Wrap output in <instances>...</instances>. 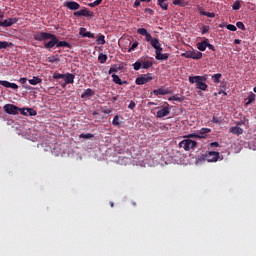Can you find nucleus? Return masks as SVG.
I'll return each instance as SVG.
<instances>
[{
	"label": "nucleus",
	"mask_w": 256,
	"mask_h": 256,
	"mask_svg": "<svg viewBox=\"0 0 256 256\" xmlns=\"http://www.w3.org/2000/svg\"><path fill=\"white\" fill-rule=\"evenodd\" d=\"M35 41H48L44 42L45 49L51 50L53 47H67L68 49H71V44L67 41H59V38L55 34H51L49 32H36L34 35ZM50 40V41H49Z\"/></svg>",
	"instance_id": "obj_1"
},
{
	"label": "nucleus",
	"mask_w": 256,
	"mask_h": 256,
	"mask_svg": "<svg viewBox=\"0 0 256 256\" xmlns=\"http://www.w3.org/2000/svg\"><path fill=\"white\" fill-rule=\"evenodd\" d=\"M189 83L195 84L196 89L207 91V76H189Z\"/></svg>",
	"instance_id": "obj_2"
},
{
	"label": "nucleus",
	"mask_w": 256,
	"mask_h": 256,
	"mask_svg": "<svg viewBox=\"0 0 256 256\" xmlns=\"http://www.w3.org/2000/svg\"><path fill=\"white\" fill-rule=\"evenodd\" d=\"M132 67H133L134 71H139L140 69H151V67H153V61L138 59L132 65Z\"/></svg>",
	"instance_id": "obj_3"
},
{
	"label": "nucleus",
	"mask_w": 256,
	"mask_h": 256,
	"mask_svg": "<svg viewBox=\"0 0 256 256\" xmlns=\"http://www.w3.org/2000/svg\"><path fill=\"white\" fill-rule=\"evenodd\" d=\"M180 149L184 151H191V149H197V141L191 139H184L179 143Z\"/></svg>",
	"instance_id": "obj_4"
},
{
	"label": "nucleus",
	"mask_w": 256,
	"mask_h": 256,
	"mask_svg": "<svg viewBox=\"0 0 256 256\" xmlns=\"http://www.w3.org/2000/svg\"><path fill=\"white\" fill-rule=\"evenodd\" d=\"M182 57H185V59L199 60V59H203V53H201L200 51H197V50L186 51V52L182 53Z\"/></svg>",
	"instance_id": "obj_5"
},
{
	"label": "nucleus",
	"mask_w": 256,
	"mask_h": 256,
	"mask_svg": "<svg viewBox=\"0 0 256 256\" xmlns=\"http://www.w3.org/2000/svg\"><path fill=\"white\" fill-rule=\"evenodd\" d=\"M153 81V74H143L136 78L135 83L136 85H147V83Z\"/></svg>",
	"instance_id": "obj_6"
},
{
	"label": "nucleus",
	"mask_w": 256,
	"mask_h": 256,
	"mask_svg": "<svg viewBox=\"0 0 256 256\" xmlns=\"http://www.w3.org/2000/svg\"><path fill=\"white\" fill-rule=\"evenodd\" d=\"M204 157L208 163H217V161H219L220 154L219 152L209 151L205 153Z\"/></svg>",
	"instance_id": "obj_7"
},
{
	"label": "nucleus",
	"mask_w": 256,
	"mask_h": 256,
	"mask_svg": "<svg viewBox=\"0 0 256 256\" xmlns=\"http://www.w3.org/2000/svg\"><path fill=\"white\" fill-rule=\"evenodd\" d=\"M3 109L8 115H19V107L13 104L4 105Z\"/></svg>",
	"instance_id": "obj_8"
},
{
	"label": "nucleus",
	"mask_w": 256,
	"mask_h": 256,
	"mask_svg": "<svg viewBox=\"0 0 256 256\" xmlns=\"http://www.w3.org/2000/svg\"><path fill=\"white\" fill-rule=\"evenodd\" d=\"M169 113H171V108H169V105H167L156 112V117L158 119H163V117H167Z\"/></svg>",
	"instance_id": "obj_9"
},
{
	"label": "nucleus",
	"mask_w": 256,
	"mask_h": 256,
	"mask_svg": "<svg viewBox=\"0 0 256 256\" xmlns=\"http://www.w3.org/2000/svg\"><path fill=\"white\" fill-rule=\"evenodd\" d=\"M74 17H93V12L89 11V9L84 8L80 11H76L73 13Z\"/></svg>",
	"instance_id": "obj_10"
},
{
	"label": "nucleus",
	"mask_w": 256,
	"mask_h": 256,
	"mask_svg": "<svg viewBox=\"0 0 256 256\" xmlns=\"http://www.w3.org/2000/svg\"><path fill=\"white\" fill-rule=\"evenodd\" d=\"M19 21V18H7L4 21L0 20V27H11L12 25H15Z\"/></svg>",
	"instance_id": "obj_11"
},
{
	"label": "nucleus",
	"mask_w": 256,
	"mask_h": 256,
	"mask_svg": "<svg viewBox=\"0 0 256 256\" xmlns=\"http://www.w3.org/2000/svg\"><path fill=\"white\" fill-rule=\"evenodd\" d=\"M64 7H67L70 11H77L78 9H81V5L75 1L64 2Z\"/></svg>",
	"instance_id": "obj_12"
},
{
	"label": "nucleus",
	"mask_w": 256,
	"mask_h": 256,
	"mask_svg": "<svg viewBox=\"0 0 256 256\" xmlns=\"http://www.w3.org/2000/svg\"><path fill=\"white\" fill-rule=\"evenodd\" d=\"M0 85H2V87H6L7 89H19V85L16 83H11L7 80H0Z\"/></svg>",
	"instance_id": "obj_13"
},
{
	"label": "nucleus",
	"mask_w": 256,
	"mask_h": 256,
	"mask_svg": "<svg viewBox=\"0 0 256 256\" xmlns=\"http://www.w3.org/2000/svg\"><path fill=\"white\" fill-rule=\"evenodd\" d=\"M151 47L155 49V51H163V47H161V42H159V38H154L150 42Z\"/></svg>",
	"instance_id": "obj_14"
},
{
	"label": "nucleus",
	"mask_w": 256,
	"mask_h": 256,
	"mask_svg": "<svg viewBox=\"0 0 256 256\" xmlns=\"http://www.w3.org/2000/svg\"><path fill=\"white\" fill-rule=\"evenodd\" d=\"M79 35L81 37H88V39H95V34L88 32L87 28H80Z\"/></svg>",
	"instance_id": "obj_15"
},
{
	"label": "nucleus",
	"mask_w": 256,
	"mask_h": 256,
	"mask_svg": "<svg viewBox=\"0 0 256 256\" xmlns=\"http://www.w3.org/2000/svg\"><path fill=\"white\" fill-rule=\"evenodd\" d=\"M64 81L68 83V85H73V83H75V74H71V73L64 74Z\"/></svg>",
	"instance_id": "obj_16"
},
{
	"label": "nucleus",
	"mask_w": 256,
	"mask_h": 256,
	"mask_svg": "<svg viewBox=\"0 0 256 256\" xmlns=\"http://www.w3.org/2000/svg\"><path fill=\"white\" fill-rule=\"evenodd\" d=\"M162 51H155L157 61H167L169 59V54L161 53Z\"/></svg>",
	"instance_id": "obj_17"
},
{
	"label": "nucleus",
	"mask_w": 256,
	"mask_h": 256,
	"mask_svg": "<svg viewBox=\"0 0 256 256\" xmlns=\"http://www.w3.org/2000/svg\"><path fill=\"white\" fill-rule=\"evenodd\" d=\"M208 38H204L203 41L198 42L196 47L198 51H205L207 49Z\"/></svg>",
	"instance_id": "obj_18"
},
{
	"label": "nucleus",
	"mask_w": 256,
	"mask_h": 256,
	"mask_svg": "<svg viewBox=\"0 0 256 256\" xmlns=\"http://www.w3.org/2000/svg\"><path fill=\"white\" fill-rule=\"evenodd\" d=\"M211 133V129L210 128H201L198 131V137L199 139H205L207 137V134Z\"/></svg>",
	"instance_id": "obj_19"
},
{
	"label": "nucleus",
	"mask_w": 256,
	"mask_h": 256,
	"mask_svg": "<svg viewBox=\"0 0 256 256\" xmlns=\"http://www.w3.org/2000/svg\"><path fill=\"white\" fill-rule=\"evenodd\" d=\"M93 95H95V90L88 88L82 93L81 98L89 99V97H93Z\"/></svg>",
	"instance_id": "obj_20"
},
{
	"label": "nucleus",
	"mask_w": 256,
	"mask_h": 256,
	"mask_svg": "<svg viewBox=\"0 0 256 256\" xmlns=\"http://www.w3.org/2000/svg\"><path fill=\"white\" fill-rule=\"evenodd\" d=\"M229 133H233V135H243V128L239 126L231 127Z\"/></svg>",
	"instance_id": "obj_21"
},
{
	"label": "nucleus",
	"mask_w": 256,
	"mask_h": 256,
	"mask_svg": "<svg viewBox=\"0 0 256 256\" xmlns=\"http://www.w3.org/2000/svg\"><path fill=\"white\" fill-rule=\"evenodd\" d=\"M169 93V90L165 88H159L156 90H153V95H167Z\"/></svg>",
	"instance_id": "obj_22"
},
{
	"label": "nucleus",
	"mask_w": 256,
	"mask_h": 256,
	"mask_svg": "<svg viewBox=\"0 0 256 256\" xmlns=\"http://www.w3.org/2000/svg\"><path fill=\"white\" fill-rule=\"evenodd\" d=\"M199 14L204 15L205 17H209L210 19L215 18V13L213 12H205L202 8H199Z\"/></svg>",
	"instance_id": "obj_23"
},
{
	"label": "nucleus",
	"mask_w": 256,
	"mask_h": 256,
	"mask_svg": "<svg viewBox=\"0 0 256 256\" xmlns=\"http://www.w3.org/2000/svg\"><path fill=\"white\" fill-rule=\"evenodd\" d=\"M28 82L30 83V85H39V83L43 82V79L34 76L32 79L28 80Z\"/></svg>",
	"instance_id": "obj_24"
},
{
	"label": "nucleus",
	"mask_w": 256,
	"mask_h": 256,
	"mask_svg": "<svg viewBox=\"0 0 256 256\" xmlns=\"http://www.w3.org/2000/svg\"><path fill=\"white\" fill-rule=\"evenodd\" d=\"M112 79L116 85H124V83H127V81L123 82V80H121V78H119V76L116 74H112Z\"/></svg>",
	"instance_id": "obj_25"
},
{
	"label": "nucleus",
	"mask_w": 256,
	"mask_h": 256,
	"mask_svg": "<svg viewBox=\"0 0 256 256\" xmlns=\"http://www.w3.org/2000/svg\"><path fill=\"white\" fill-rule=\"evenodd\" d=\"M167 0H158V5L163 9L164 11H167L169 9V4L166 3Z\"/></svg>",
	"instance_id": "obj_26"
},
{
	"label": "nucleus",
	"mask_w": 256,
	"mask_h": 256,
	"mask_svg": "<svg viewBox=\"0 0 256 256\" xmlns=\"http://www.w3.org/2000/svg\"><path fill=\"white\" fill-rule=\"evenodd\" d=\"M98 61L99 63H101L102 65L107 63V55L106 54H103V53H100L99 56H98Z\"/></svg>",
	"instance_id": "obj_27"
},
{
	"label": "nucleus",
	"mask_w": 256,
	"mask_h": 256,
	"mask_svg": "<svg viewBox=\"0 0 256 256\" xmlns=\"http://www.w3.org/2000/svg\"><path fill=\"white\" fill-rule=\"evenodd\" d=\"M173 5H177L178 7H185L187 2L185 0H173Z\"/></svg>",
	"instance_id": "obj_28"
},
{
	"label": "nucleus",
	"mask_w": 256,
	"mask_h": 256,
	"mask_svg": "<svg viewBox=\"0 0 256 256\" xmlns=\"http://www.w3.org/2000/svg\"><path fill=\"white\" fill-rule=\"evenodd\" d=\"M221 77H223L221 73L214 74L212 76L213 83H220Z\"/></svg>",
	"instance_id": "obj_29"
},
{
	"label": "nucleus",
	"mask_w": 256,
	"mask_h": 256,
	"mask_svg": "<svg viewBox=\"0 0 256 256\" xmlns=\"http://www.w3.org/2000/svg\"><path fill=\"white\" fill-rule=\"evenodd\" d=\"M96 43L98 45H105V35L101 34L98 36Z\"/></svg>",
	"instance_id": "obj_30"
},
{
	"label": "nucleus",
	"mask_w": 256,
	"mask_h": 256,
	"mask_svg": "<svg viewBox=\"0 0 256 256\" xmlns=\"http://www.w3.org/2000/svg\"><path fill=\"white\" fill-rule=\"evenodd\" d=\"M232 9L234 11H239V9H241V2L239 0H236L232 5Z\"/></svg>",
	"instance_id": "obj_31"
},
{
	"label": "nucleus",
	"mask_w": 256,
	"mask_h": 256,
	"mask_svg": "<svg viewBox=\"0 0 256 256\" xmlns=\"http://www.w3.org/2000/svg\"><path fill=\"white\" fill-rule=\"evenodd\" d=\"M26 113L27 116L29 115L30 117H35V115H37V111H35L33 108H27Z\"/></svg>",
	"instance_id": "obj_32"
},
{
	"label": "nucleus",
	"mask_w": 256,
	"mask_h": 256,
	"mask_svg": "<svg viewBox=\"0 0 256 256\" xmlns=\"http://www.w3.org/2000/svg\"><path fill=\"white\" fill-rule=\"evenodd\" d=\"M94 135L91 133H87V134H80L79 135V139H93Z\"/></svg>",
	"instance_id": "obj_33"
},
{
	"label": "nucleus",
	"mask_w": 256,
	"mask_h": 256,
	"mask_svg": "<svg viewBox=\"0 0 256 256\" xmlns=\"http://www.w3.org/2000/svg\"><path fill=\"white\" fill-rule=\"evenodd\" d=\"M137 33L138 35H142L143 37H145L149 32L145 28H138Z\"/></svg>",
	"instance_id": "obj_34"
},
{
	"label": "nucleus",
	"mask_w": 256,
	"mask_h": 256,
	"mask_svg": "<svg viewBox=\"0 0 256 256\" xmlns=\"http://www.w3.org/2000/svg\"><path fill=\"white\" fill-rule=\"evenodd\" d=\"M246 105H251V103H253V101H255V94H251L247 97L246 99Z\"/></svg>",
	"instance_id": "obj_35"
},
{
	"label": "nucleus",
	"mask_w": 256,
	"mask_h": 256,
	"mask_svg": "<svg viewBox=\"0 0 256 256\" xmlns=\"http://www.w3.org/2000/svg\"><path fill=\"white\" fill-rule=\"evenodd\" d=\"M112 125H114V127H119L121 125V123L119 122V115H116L113 118Z\"/></svg>",
	"instance_id": "obj_36"
},
{
	"label": "nucleus",
	"mask_w": 256,
	"mask_h": 256,
	"mask_svg": "<svg viewBox=\"0 0 256 256\" xmlns=\"http://www.w3.org/2000/svg\"><path fill=\"white\" fill-rule=\"evenodd\" d=\"M64 78H65V74H60L59 72H55L53 74V79L58 80V79H64Z\"/></svg>",
	"instance_id": "obj_37"
},
{
	"label": "nucleus",
	"mask_w": 256,
	"mask_h": 256,
	"mask_svg": "<svg viewBox=\"0 0 256 256\" xmlns=\"http://www.w3.org/2000/svg\"><path fill=\"white\" fill-rule=\"evenodd\" d=\"M139 47V42L135 41L133 42L132 46L128 49V53H131V51H135Z\"/></svg>",
	"instance_id": "obj_38"
},
{
	"label": "nucleus",
	"mask_w": 256,
	"mask_h": 256,
	"mask_svg": "<svg viewBox=\"0 0 256 256\" xmlns=\"http://www.w3.org/2000/svg\"><path fill=\"white\" fill-rule=\"evenodd\" d=\"M9 45H11V43H9L7 41H0V49H7V47H9Z\"/></svg>",
	"instance_id": "obj_39"
},
{
	"label": "nucleus",
	"mask_w": 256,
	"mask_h": 256,
	"mask_svg": "<svg viewBox=\"0 0 256 256\" xmlns=\"http://www.w3.org/2000/svg\"><path fill=\"white\" fill-rule=\"evenodd\" d=\"M47 61L49 63H56V61H59V58L55 57V56H50L47 58Z\"/></svg>",
	"instance_id": "obj_40"
},
{
	"label": "nucleus",
	"mask_w": 256,
	"mask_h": 256,
	"mask_svg": "<svg viewBox=\"0 0 256 256\" xmlns=\"http://www.w3.org/2000/svg\"><path fill=\"white\" fill-rule=\"evenodd\" d=\"M226 29H228L229 31H237V26H235L233 24H228L226 26Z\"/></svg>",
	"instance_id": "obj_41"
},
{
	"label": "nucleus",
	"mask_w": 256,
	"mask_h": 256,
	"mask_svg": "<svg viewBox=\"0 0 256 256\" xmlns=\"http://www.w3.org/2000/svg\"><path fill=\"white\" fill-rule=\"evenodd\" d=\"M236 27H238V29H241V31H245V24H243V22H237Z\"/></svg>",
	"instance_id": "obj_42"
},
{
	"label": "nucleus",
	"mask_w": 256,
	"mask_h": 256,
	"mask_svg": "<svg viewBox=\"0 0 256 256\" xmlns=\"http://www.w3.org/2000/svg\"><path fill=\"white\" fill-rule=\"evenodd\" d=\"M144 37H146L145 38V41L147 42V43H150L154 38H153V36H151V33H149L148 32V34L146 35V36H144Z\"/></svg>",
	"instance_id": "obj_43"
},
{
	"label": "nucleus",
	"mask_w": 256,
	"mask_h": 256,
	"mask_svg": "<svg viewBox=\"0 0 256 256\" xmlns=\"http://www.w3.org/2000/svg\"><path fill=\"white\" fill-rule=\"evenodd\" d=\"M187 139H199V134H189L188 136H186Z\"/></svg>",
	"instance_id": "obj_44"
},
{
	"label": "nucleus",
	"mask_w": 256,
	"mask_h": 256,
	"mask_svg": "<svg viewBox=\"0 0 256 256\" xmlns=\"http://www.w3.org/2000/svg\"><path fill=\"white\" fill-rule=\"evenodd\" d=\"M119 68H117V65H115V66H112L110 69H109V75H111V73H117V70H118Z\"/></svg>",
	"instance_id": "obj_45"
},
{
	"label": "nucleus",
	"mask_w": 256,
	"mask_h": 256,
	"mask_svg": "<svg viewBox=\"0 0 256 256\" xmlns=\"http://www.w3.org/2000/svg\"><path fill=\"white\" fill-rule=\"evenodd\" d=\"M202 35H205V33H209V26H203L201 29Z\"/></svg>",
	"instance_id": "obj_46"
},
{
	"label": "nucleus",
	"mask_w": 256,
	"mask_h": 256,
	"mask_svg": "<svg viewBox=\"0 0 256 256\" xmlns=\"http://www.w3.org/2000/svg\"><path fill=\"white\" fill-rule=\"evenodd\" d=\"M18 112H20L21 115H25L27 117V108H19Z\"/></svg>",
	"instance_id": "obj_47"
},
{
	"label": "nucleus",
	"mask_w": 256,
	"mask_h": 256,
	"mask_svg": "<svg viewBox=\"0 0 256 256\" xmlns=\"http://www.w3.org/2000/svg\"><path fill=\"white\" fill-rule=\"evenodd\" d=\"M207 47L208 49H210V51H215V46H213V44L209 42V39H208Z\"/></svg>",
	"instance_id": "obj_48"
},
{
	"label": "nucleus",
	"mask_w": 256,
	"mask_h": 256,
	"mask_svg": "<svg viewBox=\"0 0 256 256\" xmlns=\"http://www.w3.org/2000/svg\"><path fill=\"white\" fill-rule=\"evenodd\" d=\"M135 106H136L135 102L134 101H130V104L128 105V109L133 110V109H135Z\"/></svg>",
	"instance_id": "obj_49"
},
{
	"label": "nucleus",
	"mask_w": 256,
	"mask_h": 256,
	"mask_svg": "<svg viewBox=\"0 0 256 256\" xmlns=\"http://www.w3.org/2000/svg\"><path fill=\"white\" fill-rule=\"evenodd\" d=\"M212 123H221V120H219V118H217V117H215V116H213V118H212Z\"/></svg>",
	"instance_id": "obj_50"
},
{
	"label": "nucleus",
	"mask_w": 256,
	"mask_h": 256,
	"mask_svg": "<svg viewBox=\"0 0 256 256\" xmlns=\"http://www.w3.org/2000/svg\"><path fill=\"white\" fill-rule=\"evenodd\" d=\"M19 83H21L22 85H25V83H27V78H20Z\"/></svg>",
	"instance_id": "obj_51"
},
{
	"label": "nucleus",
	"mask_w": 256,
	"mask_h": 256,
	"mask_svg": "<svg viewBox=\"0 0 256 256\" xmlns=\"http://www.w3.org/2000/svg\"><path fill=\"white\" fill-rule=\"evenodd\" d=\"M145 13H149V15H153V9L151 8H146Z\"/></svg>",
	"instance_id": "obj_52"
},
{
	"label": "nucleus",
	"mask_w": 256,
	"mask_h": 256,
	"mask_svg": "<svg viewBox=\"0 0 256 256\" xmlns=\"http://www.w3.org/2000/svg\"><path fill=\"white\" fill-rule=\"evenodd\" d=\"M140 5H141V0H136V1L134 2V7H135V8L139 7Z\"/></svg>",
	"instance_id": "obj_53"
},
{
	"label": "nucleus",
	"mask_w": 256,
	"mask_h": 256,
	"mask_svg": "<svg viewBox=\"0 0 256 256\" xmlns=\"http://www.w3.org/2000/svg\"><path fill=\"white\" fill-rule=\"evenodd\" d=\"M97 6H99V5L97 4L96 1L88 4V7H97Z\"/></svg>",
	"instance_id": "obj_54"
},
{
	"label": "nucleus",
	"mask_w": 256,
	"mask_h": 256,
	"mask_svg": "<svg viewBox=\"0 0 256 256\" xmlns=\"http://www.w3.org/2000/svg\"><path fill=\"white\" fill-rule=\"evenodd\" d=\"M210 147H219V142L210 143Z\"/></svg>",
	"instance_id": "obj_55"
},
{
	"label": "nucleus",
	"mask_w": 256,
	"mask_h": 256,
	"mask_svg": "<svg viewBox=\"0 0 256 256\" xmlns=\"http://www.w3.org/2000/svg\"><path fill=\"white\" fill-rule=\"evenodd\" d=\"M172 101H181V98L179 96H173Z\"/></svg>",
	"instance_id": "obj_56"
},
{
	"label": "nucleus",
	"mask_w": 256,
	"mask_h": 256,
	"mask_svg": "<svg viewBox=\"0 0 256 256\" xmlns=\"http://www.w3.org/2000/svg\"><path fill=\"white\" fill-rule=\"evenodd\" d=\"M234 44L235 45H241V40L240 39H235Z\"/></svg>",
	"instance_id": "obj_57"
},
{
	"label": "nucleus",
	"mask_w": 256,
	"mask_h": 256,
	"mask_svg": "<svg viewBox=\"0 0 256 256\" xmlns=\"http://www.w3.org/2000/svg\"><path fill=\"white\" fill-rule=\"evenodd\" d=\"M67 85H69V83H67L66 81L64 83L61 84V88L65 89V87H67Z\"/></svg>",
	"instance_id": "obj_58"
},
{
	"label": "nucleus",
	"mask_w": 256,
	"mask_h": 256,
	"mask_svg": "<svg viewBox=\"0 0 256 256\" xmlns=\"http://www.w3.org/2000/svg\"><path fill=\"white\" fill-rule=\"evenodd\" d=\"M95 2L97 5H101V3H103V0H96Z\"/></svg>",
	"instance_id": "obj_59"
},
{
	"label": "nucleus",
	"mask_w": 256,
	"mask_h": 256,
	"mask_svg": "<svg viewBox=\"0 0 256 256\" xmlns=\"http://www.w3.org/2000/svg\"><path fill=\"white\" fill-rule=\"evenodd\" d=\"M115 101H117V96H114V97L112 98V102L115 103Z\"/></svg>",
	"instance_id": "obj_60"
},
{
	"label": "nucleus",
	"mask_w": 256,
	"mask_h": 256,
	"mask_svg": "<svg viewBox=\"0 0 256 256\" xmlns=\"http://www.w3.org/2000/svg\"><path fill=\"white\" fill-rule=\"evenodd\" d=\"M140 1H142L144 3H151V0H140Z\"/></svg>",
	"instance_id": "obj_61"
},
{
	"label": "nucleus",
	"mask_w": 256,
	"mask_h": 256,
	"mask_svg": "<svg viewBox=\"0 0 256 256\" xmlns=\"http://www.w3.org/2000/svg\"><path fill=\"white\" fill-rule=\"evenodd\" d=\"M110 207H115V204L113 202H110Z\"/></svg>",
	"instance_id": "obj_62"
},
{
	"label": "nucleus",
	"mask_w": 256,
	"mask_h": 256,
	"mask_svg": "<svg viewBox=\"0 0 256 256\" xmlns=\"http://www.w3.org/2000/svg\"><path fill=\"white\" fill-rule=\"evenodd\" d=\"M132 205H133V207H136L137 203L136 202H132Z\"/></svg>",
	"instance_id": "obj_63"
},
{
	"label": "nucleus",
	"mask_w": 256,
	"mask_h": 256,
	"mask_svg": "<svg viewBox=\"0 0 256 256\" xmlns=\"http://www.w3.org/2000/svg\"><path fill=\"white\" fill-rule=\"evenodd\" d=\"M237 125H243V122H238Z\"/></svg>",
	"instance_id": "obj_64"
}]
</instances>
